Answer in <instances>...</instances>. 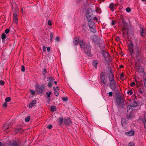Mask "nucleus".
<instances>
[{"mask_svg":"<svg viewBox=\"0 0 146 146\" xmlns=\"http://www.w3.org/2000/svg\"><path fill=\"white\" fill-rule=\"evenodd\" d=\"M129 50L131 55L134 58H138L140 56L139 49L137 47H136L133 49V44L131 42L128 45Z\"/></svg>","mask_w":146,"mask_h":146,"instance_id":"f257e3e1","label":"nucleus"},{"mask_svg":"<svg viewBox=\"0 0 146 146\" xmlns=\"http://www.w3.org/2000/svg\"><path fill=\"white\" fill-rule=\"evenodd\" d=\"M136 58H137V60L135 62L134 67L135 68L137 71L141 73H143L144 72L143 69L140 64L139 57Z\"/></svg>","mask_w":146,"mask_h":146,"instance_id":"f03ea898","label":"nucleus"},{"mask_svg":"<svg viewBox=\"0 0 146 146\" xmlns=\"http://www.w3.org/2000/svg\"><path fill=\"white\" fill-rule=\"evenodd\" d=\"M132 108L133 107L131 105L128 106L127 107V114H129L127 116V118H131L132 117L131 115H133L132 113L133 111Z\"/></svg>","mask_w":146,"mask_h":146,"instance_id":"7ed1b4c3","label":"nucleus"},{"mask_svg":"<svg viewBox=\"0 0 146 146\" xmlns=\"http://www.w3.org/2000/svg\"><path fill=\"white\" fill-rule=\"evenodd\" d=\"M44 87L43 86L37 84L36 85V90L38 93H42L44 90Z\"/></svg>","mask_w":146,"mask_h":146,"instance_id":"20e7f679","label":"nucleus"},{"mask_svg":"<svg viewBox=\"0 0 146 146\" xmlns=\"http://www.w3.org/2000/svg\"><path fill=\"white\" fill-rule=\"evenodd\" d=\"M122 29L123 31V35L125 34V32L127 29V23L124 21L123 19L122 20Z\"/></svg>","mask_w":146,"mask_h":146,"instance_id":"39448f33","label":"nucleus"},{"mask_svg":"<svg viewBox=\"0 0 146 146\" xmlns=\"http://www.w3.org/2000/svg\"><path fill=\"white\" fill-rule=\"evenodd\" d=\"M10 146H23V145L19 141H14L10 144Z\"/></svg>","mask_w":146,"mask_h":146,"instance_id":"423d86ee","label":"nucleus"},{"mask_svg":"<svg viewBox=\"0 0 146 146\" xmlns=\"http://www.w3.org/2000/svg\"><path fill=\"white\" fill-rule=\"evenodd\" d=\"M139 33L140 35L142 37H145L146 35V29L141 28L139 31Z\"/></svg>","mask_w":146,"mask_h":146,"instance_id":"0eeeda50","label":"nucleus"},{"mask_svg":"<svg viewBox=\"0 0 146 146\" xmlns=\"http://www.w3.org/2000/svg\"><path fill=\"white\" fill-rule=\"evenodd\" d=\"M110 86L112 90H115L116 87V82L115 80L110 82Z\"/></svg>","mask_w":146,"mask_h":146,"instance_id":"6e6552de","label":"nucleus"},{"mask_svg":"<svg viewBox=\"0 0 146 146\" xmlns=\"http://www.w3.org/2000/svg\"><path fill=\"white\" fill-rule=\"evenodd\" d=\"M79 43L80 46L82 48H84V49H86L88 46V45L85 47V44H84L83 41L82 40H80L79 41Z\"/></svg>","mask_w":146,"mask_h":146,"instance_id":"1a4fd4ad","label":"nucleus"},{"mask_svg":"<svg viewBox=\"0 0 146 146\" xmlns=\"http://www.w3.org/2000/svg\"><path fill=\"white\" fill-rule=\"evenodd\" d=\"M64 122L66 125H69L72 123L71 119L70 118H68L67 119H64Z\"/></svg>","mask_w":146,"mask_h":146,"instance_id":"9d476101","label":"nucleus"},{"mask_svg":"<svg viewBox=\"0 0 146 146\" xmlns=\"http://www.w3.org/2000/svg\"><path fill=\"white\" fill-rule=\"evenodd\" d=\"M109 79L110 82L114 80V76L111 71H110V73L109 74Z\"/></svg>","mask_w":146,"mask_h":146,"instance_id":"9b49d317","label":"nucleus"},{"mask_svg":"<svg viewBox=\"0 0 146 146\" xmlns=\"http://www.w3.org/2000/svg\"><path fill=\"white\" fill-rule=\"evenodd\" d=\"M115 5L113 3H111L109 6V7L110 8V10L112 12L114 11V9L115 7Z\"/></svg>","mask_w":146,"mask_h":146,"instance_id":"f8f14e48","label":"nucleus"},{"mask_svg":"<svg viewBox=\"0 0 146 146\" xmlns=\"http://www.w3.org/2000/svg\"><path fill=\"white\" fill-rule=\"evenodd\" d=\"M142 120L144 125V128L146 129V113L144 114L143 119H142Z\"/></svg>","mask_w":146,"mask_h":146,"instance_id":"ddd939ff","label":"nucleus"},{"mask_svg":"<svg viewBox=\"0 0 146 146\" xmlns=\"http://www.w3.org/2000/svg\"><path fill=\"white\" fill-rule=\"evenodd\" d=\"M93 41L96 44H98L99 40L98 37L97 36H94L93 38Z\"/></svg>","mask_w":146,"mask_h":146,"instance_id":"4468645a","label":"nucleus"},{"mask_svg":"<svg viewBox=\"0 0 146 146\" xmlns=\"http://www.w3.org/2000/svg\"><path fill=\"white\" fill-rule=\"evenodd\" d=\"M100 79L101 82L104 84H106V80L105 79V77L104 76L101 75Z\"/></svg>","mask_w":146,"mask_h":146,"instance_id":"2eb2a0df","label":"nucleus"},{"mask_svg":"<svg viewBox=\"0 0 146 146\" xmlns=\"http://www.w3.org/2000/svg\"><path fill=\"white\" fill-rule=\"evenodd\" d=\"M88 24L90 28L93 27H95V24L94 22L93 21H88Z\"/></svg>","mask_w":146,"mask_h":146,"instance_id":"dca6fc26","label":"nucleus"},{"mask_svg":"<svg viewBox=\"0 0 146 146\" xmlns=\"http://www.w3.org/2000/svg\"><path fill=\"white\" fill-rule=\"evenodd\" d=\"M88 47L86 49H85V53L88 56L90 55V46L89 45H88Z\"/></svg>","mask_w":146,"mask_h":146,"instance_id":"f3484780","label":"nucleus"},{"mask_svg":"<svg viewBox=\"0 0 146 146\" xmlns=\"http://www.w3.org/2000/svg\"><path fill=\"white\" fill-rule=\"evenodd\" d=\"M36 100H33L31 102L29 105V107L31 108H32L34 106L36 103Z\"/></svg>","mask_w":146,"mask_h":146,"instance_id":"a211bd4d","label":"nucleus"},{"mask_svg":"<svg viewBox=\"0 0 146 146\" xmlns=\"http://www.w3.org/2000/svg\"><path fill=\"white\" fill-rule=\"evenodd\" d=\"M117 104L119 106H120L121 104V98L120 97L116 99Z\"/></svg>","mask_w":146,"mask_h":146,"instance_id":"6ab92c4d","label":"nucleus"},{"mask_svg":"<svg viewBox=\"0 0 146 146\" xmlns=\"http://www.w3.org/2000/svg\"><path fill=\"white\" fill-rule=\"evenodd\" d=\"M126 134L128 136H131L133 135L134 134L133 131H130L126 133Z\"/></svg>","mask_w":146,"mask_h":146,"instance_id":"aec40b11","label":"nucleus"},{"mask_svg":"<svg viewBox=\"0 0 146 146\" xmlns=\"http://www.w3.org/2000/svg\"><path fill=\"white\" fill-rule=\"evenodd\" d=\"M121 124L122 126H124L126 124V120L125 118H122L121 120Z\"/></svg>","mask_w":146,"mask_h":146,"instance_id":"412c9836","label":"nucleus"},{"mask_svg":"<svg viewBox=\"0 0 146 146\" xmlns=\"http://www.w3.org/2000/svg\"><path fill=\"white\" fill-rule=\"evenodd\" d=\"M131 105L133 107H135L137 106V104L136 101H133V102H132Z\"/></svg>","mask_w":146,"mask_h":146,"instance_id":"4be33fe9","label":"nucleus"},{"mask_svg":"<svg viewBox=\"0 0 146 146\" xmlns=\"http://www.w3.org/2000/svg\"><path fill=\"white\" fill-rule=\"evenodd\" d=\"M78 39L77 38H75L73 40V43L75 45H76L77 44L78 42H79Z\"/></svg>","mask_w":146,"mask_h":146,"instance_id":"5701e85b","label":"nucleus"},{"mask_svg":"<svg viewBox=\"0 0 146 146\" xmlns=\"http://www.w3.org/2000/svg\"><path fill=\"white\" fill-rule=\"evenodd\" d=\"M48 81V82L52 83L53 82L54 80H55L52 77H48L47 78Z\"/></svg>","mask_w":146,"mask_h":146,"instance_id":"b1692460","label":"nucleus"},{"mask_svg":"<svg viewBox=\"0 0 146 146\" xmlns=\"http://www.w3.org/2000/svg\"><path fill=\"white\" fill-rule=\"evenodd\" d=\"M63 118L62 117H60L58 119V122L61 125L63 121Z\"/></svg>","mask_w":146,"mask_h":146,"instance_id":"393cba45","label":"nucleus"},{"mask_svg":"<svg viewBox=\"0 0 146 146\" xmlns=\"http://www.w3.org/2000/svg\"><path fill=\"white\" fill-rule=\"evenodd\" d=\"M143 78L144 86L146 88V76L145 75H144Z\"/></svg>","mask_w":146,"mask_h":146,"instance_id":"a878e982","label":"nucleus"},{"mask_svg":"<svg viewBox=\"0 0 146 146\" xmlns=\"http://www.w3.org/2000/svg\"><path fill=\"white\" fill-rule=\"evenodd\" d=\"M91 31L93 33H95L96 32V29L95 27H93L90 28Z\"/></svg>","mask_w":146,"mask_h":146,"instance_id":"bb28decb","label":"nucleus"},{"mask_svg":"<svg viewBox=\"0 0 146 146\" xmlns=\"http://www.w3.org/2000/svg\"><path fill=\"white\" fill-rule=\"evenodd\" d=\"M98 62L97 61H94L93 62L92 64L93 66L95 67L96 68H97Z\"/></svg>","mask_w":146,"mask_h":146,"instance_id":"cd10ccee","label":"nucleus"},{"mask_svg":"<svg viewBox=\"0 0 146 146\" xmlns=\"http://www.w3.org/2000/svg\"><path fill=\"white\" fill-rule=\"evenodd\" d=\"M86 17L89 20V21H90L92 18L91 16L89 13H88L87 14Z\"/></svg>","mask_w":146,"mask_h":146,"instance_id":"c85d7f7f","label":"nucleus"},{"mask_svg":"<svg viewBox=\"0 0 146 146\" xmlns=\"http://www.w3.org/2000/svg\"><path fill=\"white\" fill-rule=\"evenodd\" d=\"M6 37V35L5 33H3L1 35V38L2 40H5Z\"/></svg>","mask_w":146,"mask_h":146,"instance_id":"c756f323","label":"nucleus"},{"mask_svg":"<svg viewBox=\"0 0 146 146\" xmlns=\"http://www.w3.org/2000/svg\"><path fill=\"white\" fill-rule=\"evenodd\" d=\"M56 108L55 106H52L51 107V110L52 111H54L56 110Z\"/></svg>","mask_w":146,"mask_h":146,"instance_id":"7c9ffc66","label":"nucleus"},{"mask_svg":"<svg viewBox=\"0 0 146 146\" xmlns=\"http://www.w3.org/2000/svg\"><path fill=\"white\" fill-rule=\"evenodd\" d=\"M30 119V117L29 116H28L25 119V121L26 122H28L29 121Z\"/></svg>","mask_w":146,"mask_h":146,"instance_id":"2f4dec72","label":"nucleus"},{"mask_svg":"<svg viewBox=\"0 0 146 146\" xmlns=\"http://www.w3.org/2000/svg\"><path fill=\"white\" fill-rule=\"evenodd\" d=\"M11 100V98L9 97L6 98L5 99V101L6 102H8Z\"/></svg>","mask_w":146,"mask_h":146,"instance_id":"473e14b6","label":"nucleus"},{"mask_svg":"<svg viewBox=\"0 0 146 146\" xmlns=\"http://www.w3.org/2000/svg\"><path fill=\"white\" fill-rule=\"evenodd\" d=\"M127 93L128 94H129L130 95H131L133 94V92L132 90H130L127 91Z\"/></svg>","mask_w":146,"mask_h":146,"instance_id":"72a5a7b5","label":"nucleus"},{"mask_svg":"<svg viewBox=\"0 0 146 146\" xmlns=\"http://www.w3.org/2000/svg\"><path fill=\"white\" fill-rule=\"evenodd\" d=\"M53 34L52 33H50V41H52V40L53 37Z\"/></svg>","mask_w":146,"mask_h":146,"instance_id":"f704fd0d","label":"nucleus"},{"mask_svg":"<svg viewBox=\"0 0 146 146\" xmlns=\"http://www.w3.org/2000/svg\"><path fill=\"white\" fill-rule=\"evenodd\" d=\"M21 71L22 72H24L25 71V69L24 66L23 65H22L21 66Z\"/></svg>","mask_w":146,"mask_h":146,"instance_id":"c9c22d12","label":"nucleus"},{"mask_svg":"<svg viewBox=\"0 0 146 146\" xmlns=\"http://www.w3.org/2000/svg\"><path fill=\"white\" fill-rule=\"evenodd\" d=\"M126 11L127 12L129 13L131 11V9L130 8L127 7L126 9Z\"/></svg>","mask_w":146,"mask_h":146,"instance_id":"e433bc0d","label":"nucleus"},{"mask_svg":"<svg viewBox=\"0 0 146 146\" xmlns=\"http://www.w3.org/2000/svg\"><path fill=\"white\" fill-rule=\"evenodd\" d=\"M51 83H50L48 82V86L49 88H51L52 87V84Z\"/></svg>","mask_w":146,"mask_h":146,"instance_id":"4c0bfd02","label":"nucleus"},{"mask_svg":"<svg viewBox=\"0 0 146 146\" xmlns=\"http://www.w3.org/2000/svg\"><path fill=\"white\" fill-rule=\"evenodd\" d=\"M18 19V18L17 17H14L13 18V20L15 21V22L17 23V20Z\"/></svg>","mask_w":146,"mask_h":146,"instance_id":"58836bf2","label":"nucleus"},{"mask_svg":"<svg viewBox=\"0 0 146 146\" xmlns=\"http://www.w3.org/2000/svg\"><path fill=\"white\" fill-rule=\"evenodd\" d=\"M5 84L4 82L2 80L0 81V85H3Z\"/></svg>","mask_w":146,"mask_h":146,"instance_id":"ea45409f","label":"nucleus"},{"mask_svg":"<svg viewBox=\"0 0 146 146\" xmlns=\"http://www.w3.org/2000/svg\"><path fill=\"white\" fill-rule=\"evenodd\" d=\"M62 100L63 101L65 102H66L68 100V98L67 97H64L62 98Z\"/></svg>","mask_w":146,"mask_h":146,"instance_id":"a19ab883","label":"nucleus"},{"mask_svg":"<svg viewBox=\"0 0 146 146\" xmlns=\"http://www.w3.org/2000/svg\"><path fill=\"white\" fill-rule=\"evenodd\" d=\"M54 93L55 96H58L59 95V93L57 91H55L54 92Z\"/></svg>","mask_w":146,"mask_h":146,"instance_id":"79ce46f5","label":"nucleus"},{"mask_svg":"<svg viewBox=\"0 0 146 146\" xmlns=\"http://www.w3.org/2000/svg\"><path fill=\"white\" fill-rule=\"evenodd\" d=\"M30 92L33 95H34L35 94V91L33 90H30Z\"/></svg>","mask_w":146,"mask_h":146,"instance_id":"37998d69","label":"nucleus"},{"mask_svg":"<svg viewBox=\"0 0 146 146\" xmlns=\"http://www.w3.org/2000/svg\"><path fill=\"white\" fill-rule=\"evenodd\" d=\"M7 106V104L6 103H4L3 104V107L4 108H6Z\"/></svg>","mask_w":146,"mask_h":146,"instance_id":"c03bdc74","label":"nucleus"},{"mask_svg":"<svg viewBox=\"0 0 146 146\" xmlns=\"http://www.w3.org/2000/svg\"><path fill=\"white\" fill-rule=\"evenodd\" d=\"M59 37H56L55 39L56 41L59 42Z\"/></svg>","mask_w":146,"mask_h":146,"instance_id":"a18cd8bd","label":"nucleus"},{"mask_svg":"<svg viewBox=\"0 0 146 146\" xmlns=\"http://www.w3.org/2000/svg\"><path fill=\"white\" fill-rule=\"evenodd\" d=\"M46 94H47V96L48 97H50V95L51 94V92H49V93L46 92Z\"/></svg>","mask_w":146,"mask_h":146,"instance_id":"49530a36","label":"nucleus"},{"mask_svg":"<svg viewBox=\"0 0 146 146\" xmlns=\"http://www.w3.org/2000/svg\"><path fill=\"white\" fill-rule=\"evenodd\" d=\"M9 32V29H7L5 30V32L6 34L8 33Z\"/></svg>","mask_w":146,"mask_h":146,"instance_id":"de8ad7c7","label":"nucleus"},{"mask_svg":"<svg viewBox=\"0 0 146 146\" xmlns=\"http://www.w3.org/2000/svg\"><path fill=\"white\" fill-rule=\"evenodd\" d=\"M47 127L49 129H51L52 128V126L51 125H48Z\"/></svg>","mask_w":146,"mask_h":146,"instance_id":"09e8293b","label":"nucleus"},{"mask_svg":"<svg viewBox=\"0 0 146 146\" xmlns=\"http://www.w3.org/2000/svg\"><path fill=\"white\" fill-rule=\"evenodd\" d=\"M48 24L50 26L51 25H52L51 21L50 20H49L48 22Z\"/></svg>","mask_w":146,"mask_h":146,"instance_id":"8fccbe9b","label":"nucleus"},{"mask_svg":"<svg viewBox=\"0 0 146 146\" xmlns=\"http://www.w3.org/2000/svg\"><path fill=\"white\" fill-rule=\"evenodd\" d=\"M42 50L44 52H45L46 51V47L44 46H43L42 47Z\"/></svg>","mask_w":146,"mask_h":146,"instance_id":"3c124183","label":"nucleus"},{"mask_svg":"<svg viewBox=\"0 0 146 146\" xmlns=\"http://www.w3.org/2000/svg\"><path fill=\"white\" fill-rule=\"evenodd\" d=\"M129 146H135V145L133 143H130Z\"/></svg>","mask_w":146,"mask_h":146,"instance_id":"603ef678","label":"nucleus"},{"mask_svg":"<svg viewBox=\"0 0 146 146\" xmlns=\"http://www.w3.org/2000/svg\"><path fill=\"white\" fill-rule=\"evenodd\" d=\"M135 83L134 82L131 83L130 84V86L131 87H133L135 85Z\"/></svg>","mask_w":146,"mask_h":146,"instance_id":"864d4df0","label":"nucleus"},{"mask_svg":"<svg viewBox=\"0 0 146 146\" xmlns=\"http://www.w3.org/2000/svg\"><path fill=\"white\" fill-rule=\"evenodd\" d=\"M109 96H111L112 95L113 93L112 92H110L108 93Z\"/></svg>","mask_w":146,"mask_h":146,"instance_id":"5fc2aeb1","label":"nucleus"},{"mask_svg":"<svg viewBox=\"0 0 146 146\" xmlns=\"http://www.w3.org/2000/svg\"><path fill=\"white\" fill-rule=\"evenodd\" d=\"M13 16L14 17H17V15L16 13H14L13 14Z\"/></svg>","mask_w":146,"mask_h":146,"instance_id":"6e6d98bb","label":"nucleus"},{"mask_svg":"<svg viewBox=\"0 0 146 146\" xmlns=\"http://www.w3.org/2000/svg\"><path fill=\"white\" fill-rule=\"evenodd\" d=\"M115 24V22L113 20H112V22L111 23V25H113Z\"/></svg>","mask_w":146,"mask_h":146,"instance_id":"4d7b16f0","label":"nucleus"},{"mask_svg":"<svg viewBox=\"0 0 146 146\" xmlns=\"http://www.w3.org/2000/svg\"><path fill=\"white\" fill-rule=\"evenodd\" d=\"M43 72L45 73H46L47 72V70L46 69L44 68L43 70Z\"/></svg>","mask_w":146,"mask_h":146,"instance_id":"13d9d810","label":"nucleus"},{"mask_svg":"<svg viewBox=\"0 0 146 146\" xmlns=\"http://www.w3.org/2000/svg\"><path fill=\"white\" fill-rule=\"evenodd\" d=\"M100 10V9L99 8H97L96 10V12H98L99 10Z\"/></svg>","mask_w":146,"mask_h":146,"instance_id":"bf43d9fd","label":"nucleus"},{"mask_svg":"<svg viewBox=\"0 0 146 146\" xmlns=\"http://www.w3.org/2000/svg\"><path fill=\"white\" fill-rule=\"evenodd\" d=\"M47 49L48 51H49L50 50V48L49 47H47Z\"/></svg>","mask_w":146,"mask_h":146,"instance_id":"052dcab7","label":"nucleus"},{"mask_svg":"<svg viewBox=\"0 0 146 146\" xmlns=\"http://www.w3.org/2000/svg\"><path fill=\"white\" fill-rule=\"evenodd\" d=\"M7 124L8 125H12V123L9 122L7 123Z\"/></svg>","mask_w":146,"mask_h":146,"instance_id":"680f3d73","label":"nucleus"},{"mask_svg":"<svg viewBox=\"0 0 146 146\" xmlns=\"http://www.w3.org/2000/svg\"><path fill=\"white\" fill-rule=\"evenodd\" d=\"M93 19H94L96 21H97L98 20V18L96 17H94L93 18Z\"/></svg>","mask_w":146,"mask_h":146,"instance_id":"e2e57ef3","label":"nucleus"},{"mask_svg":"<svg viewBox=\"0 0 146 146\" xmlns=\"http://www.w3.org/2000/svg\"><path fill=\"white\" fill-rule=\"evenodd\" d=\"M119 39V37L116 38L115 40L116 41H118Z\"/></svg>","mask_w":146,"mask_h":146,"instance_id":"0e129e2a","label":"nucleus"},{"mask_svg":"<svg viewBox=\"0 0 146 146\" xmlns=\"http://www.w3.org/2000/svg\"><path fill=\"white\" fill-rule=\"evenodd\" d=\"M4 128H5V129H8L9 128V127H6V125H5V126H4Z\"/></svg>","mask_w":146,"mask_h":146,"instance_id":"69168bd1","label":"nucleus"},{"mask_svg":"<svg viewBox=\"0 0 146 146\" xmlns=\"http://www.w3.org/2000/svg\"><path fill=\"white\" fill-rule=\"evenodd\" d=\"M105 54L107 56H109V54L108 53H106Z\"/></svg>","mask_w":146,"mask_h":146,"instance_id":"338daca9","label":"nucleus"},{"mask_svg":"<svg viewBox=\"0 0 146 146\" xmlns=\"http://www.w3.org/2000/svg\"><path fill=\"white\" fill-rule=\"evenodd\" d=\"M0 146H4V145H2V143L0 142Z\"/></svg>","mask_w":146,"mask_h":146,"instance_id":"774afa93","label":"nucleus"}]
</instances>
